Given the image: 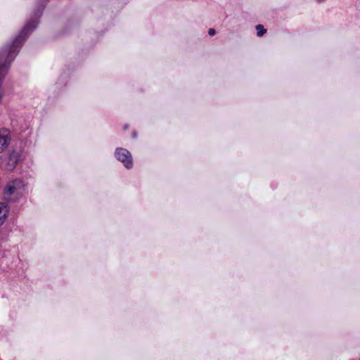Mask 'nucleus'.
I'll return each mask as SVG.
<instances>
[{
	"instance_id": "0eeeda50",
	"label": "nucleus",
	"mask_w": 360,
	"mask_h": 360,
	"mask_svg": "<svg viewBox=\"0 0 360 360\" xmlns=\"http://www.w3.org/2000/svg\"><path fill=\"white\" fill-rule=\"evenodd\" d=\"M325 0H316V1L319 2V3H321V2H323Z\"/></svg>"
},
{
	"instance_id": "f03ea898",
	"label": "nucleus",
	"mask_w": 360,
	"mask_h": 360,
	"mask_svg": "<svg viewBox=\"0 0 360 360\" xmlns=\"http://www.w3.org/2000/svg\"><path fill=\"white\" fill-rule=\"evenodd\" d=\"M115 156L117 158V160L123 163L126 168H132V157L130 152L128 150L123 148H117L115 151Z\"/></svg>"
},
{
	"instance_id": "423d86ee",
	"label": "nucleus",
	"mask_w": 360,
	"mask_h": 360,
	"mask_svg": "<svg viewBox=\"0 0 360 360\" xmlns=\"http://www.w3.org/2000/svg\"><path fill=\"white\" fill-rule=\"evenodd\" d=\"M215 33H216V32H215V30H214V29H213V28H210V29H209V30H208V34H209V35H210V36H213V35H214V34H215Z\"/></svg>"
},
{
	"instance_id": "39448f33",
	"label": "nucleus",
	"mask_w": 360,
	"mask_h": 360,
	"mask_svg": "<svg viewBox=\"0 0 360 360\" xmlns=\"http://www.w3.org/2000/svg\"><path fill=\"white\" fill-rule=\"evenodd\" d=\"M256 30L258 37H262L266 32V30L262 25H257L256 26Z\"/></svg>"
},
{
	"instance_id": "6e6552de",
	"label": "nucleus",
	"mask_w": 360,
	"mask_h": 360,
	"mask_svg": "<svg viewBox=\"0 0 360 360\" xmlns=\"http://www.w3.org/2000/svg\"><path fill=\"white\" fill-rule=\"evenodd\" d=\"M133 136H134V137H136V134L135 132L133 134Z\"/></svg>"
},
{
	"instance_id": "7ed1b4c3",
	"label": "nucleus",
	"mask_w": 360,
	"mask_h": 360,
	"mask_svg": "<svg viewBox=\"0 0 360 360\" xmlns=\"http://www.w3.org/2000/svg\"><path fill=\"white\" fill-rule=\"evenodd\" d=\"M11 141L10 132L7 129H0V153L4 150Z\"/></svg>"
},
{
	"instance_id": "f257e3e1",
	"label": "nucleus",
	"mask_w": 360,
	"mask_h": 360,
	"mask_svg": "<svg viewBox=\"0 0 360 360\" xmlns=\"http://www.w3.org/2000/svg\"><path fill=\"white\" fill-rule=\"evenodd\" d=\"M25 191V185L22 180L15 179L10 182L6 188L5 194L16 197L21 196Z\"/></svg>"
},
{
	"instance_id": "20e7f679",
	"label": "nucleus",
	"mask_w": 360,
	"mask_h": 360,
	"mask_svg": "<svg viewBox=\"0 0 360 360\" xmlns=\"http://www.w3.org/2000/svg\"><path fill=\"white\" fill-rule=\"evenodd\" d=\"M9 213V207L5 202H0V226H1L7 219Z\"/></svg>"
}]
</instances>
